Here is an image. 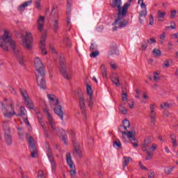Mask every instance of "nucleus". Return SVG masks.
I'll return each instance as SVG.
<instances>
[{"label":"nucleus","mask_w":178,"mask_h":178,"mask_svg":"<svg viewBox=\"0 0 178 178\" xmlns=\"http://www.w3.org/2000/svg\"><path fill=\"white\" fill-rule=\"evenodd\" d=\"M9 45L11 47L19 65H24V56H23V53L16 49V42L13 40L12 36L9 34V31L5 30L3 37L0 38V47L3 51L9 52Z\"/></svg>","instance_id":"nucleus-1"},{"label":"nucleus","mask_w":178,"mask_h":178,"mask_svg":"<svg viewBox=\"0 0 178 178\" xmlns=\"http://www.w3.org/2000/svg\"><path fill=\"white\" fill-rule=\"evenodd\" d=\"M34 65L36 67V80L38 87L41 90H47V81H45V68L44 63L39 57H35L34 59Z\"/></svg>","instance_id":"nucleus-2"},{"label":"nucleus","mask_w":178,"mask_h":178,"mask_svg":"<svg viewBox=\"0 0 178 178\" xmlns=\"http://www.w3.org/2000/svg\"><path fill=\"white\" fill-rule=\"evenodd\" d=\"M36 24L39 31L40 33H42L40 41V49L41 51V54L47 55L48 51H47V47L45 46V41L47 40V32H44V26H45V17L42 15L39 16Z\"/></svg>","instance_id":"nucleus-3"},{"label":"nucleus","mask_w":178,"mask_h":178,"mask_svg":"<svg viewBox=\"0 0 178 178\" xmlns=\"http://www.w3.org/2000/svg\"><path fill=\"white\" fill-rule=\"evenodd\" d=\"M130 6V3H125L122 7V12L120 14H118V17L115 19V22L113 24V26L117 24L118 29H123V27H126L127 24H129V21L124 19L126 15H127V10Z\"/></svg>","instance_id":"nucleus-4"},{"label":"nucleus","mask_w":178,"mask_h":178,"mask_svg":"<svg viewBox=\"0 0 178 178\" xmlns=\"http://www.w3.org/2000/svg\"><path fill=\"white\" fill-rule=\"evenodd\" d=\"M51 29L54 34H56L58 31H59V14L58 13V10L56 8H53L51 10Z\"/></svg>","instance_id":"nucleus-5"},{"label":"nucleus","mask_w":178,"mask_h":178,"mask_svg":"<svg viewBox=\"0 0 178 178\" xmlns=\"http://www.w3.org/2000/svg\"><path fill=\"white\" fill-rule=\"evenodd\" d=\"M2 112L3 116L5 118H12L13 116H15L16 115V113L15 112V104L13 102H10V105H8L6 107L5 106V104H2Z\"/></svg>","instance_id":"nucleus-6"},{"label":"nucleus","mask_w":178,"mask_h":178,"mask_svg":"<svg viewBox=\"0 0 178 178\" xmlns=\"http://www.w3.org/2000/svg\"><path fill=\"white\" fill-rule=\"evenodd\" d=\"M45 147H46L47 155L51 163V172L52 173H55V172L56 171V163L55 162V160L54 159V154L52 153V150L51 149V148H49V143H46Z\"/></svg>","instance_id":"nucleus-7"},{"label":"nucleus","mask_w":178,"mask_h":178,"mask_svg":"<svg viewBox=\"0 0 178 178\" xmlns=\"http://www.w3.org/2000/svg\"><path fill=\"white\" fill-rule=\"evenodd\" d=\"M19 92L24 98V104L27 108L29 109H34V105L33 104V102L31 101V99H30L29 94H27V90L24 89H19Z\"/></svg>","instance_id":"nucleus-8"},{"label":"nucleus","mask_w":178,"mask_h":178,"mask_svg":"<svg viewBox=\"0 0 178 178\" xmlns=\"http://www.w3.org/2000/svg\"><path fill=\"white\" fill-rule=\"evenodd\" d=\"M22 44L26 49H31L33 47V35L31 32H26V36L24 38Z\"/></svg>","instance_id":"nucleus-9"},{"label":"nucleus","mask_w":178,"mask_h":178,"mask_svg":"<svg viewBox=\"0 0 178 178\" xmlns=\"http://www.w3.org/2000/svg\"><path fill=\"white\" fill-rule=\"evenodd\" d=\"M86 92L88 95V97L86 99V104H88L89 108H92V106H94V97H92V88H91V86L88 84L86 85Z\"/></svg>","instance_id":"nucleus-10"},{"label":"nucleus","mask_w":178,"mask_h":178,"mask_svg":"<svg viewBox=\"0 0 178 178\" xmlns=\"http://www.w3.org/2000/svg\"><path fill=\"white\" fill-rule=\"evenodd\" d=\"M43 112L45 113L46 116H47L49 124L53 131H55L58 134V128H56V123L55 122V120H54V118H52V115H51L47 108H43Z\"/></svg>","instance_id":"nucleus-11"},{"label":"nucleus","mask_w":178,"mask_h":178,"mask_svg":"<svg viewBox=\"0 0 178 178\" xmlns=\"http://www.w3.org/2000/svg\"><path fill=\"white\" fill-rule=\"evenodd\" d=\"M66 162L70 169V175L74 176V175H76V165H74V163H73V160L72 159V154H70V153L66 154Z\"/></svg>","instance_id":"nucleus-12"},{"label":"nucleus","mask_w":178,"mask_h":178,"mask_svg":"<svg viewBox=\"0 0 178 178\" xmlns=\"http://www.w3.org/2000/svg\"><path fill=\"white\" fill-rule=\"evenodd\" d=\"M28 143L29 144V149L31 151L32 158H37L38 150L37 149V147L34 143V138H33L32 136H30L29 138Z\"/></svg>","instance_id":"nucleus-13"},{"label":"nucleus","mask_w":178,"mask_h":178,"mask_svg":"<svg viewBox=\"0 0 178 178\" xmlns=\"http://www.w3.org/2000/svg\"><path fill=\"white\" fill-rule=\"evenodd\" d=\"M73 145H74V156L75 158H83V150H81V147H80V143L79 142H74L73 140Z\"/></svg>","instance_id":"nucleus-14"},{"label":"nucleus","mask_w":178,"mask_h":178,"mask_svg":"<svg viewBox=\"0 0 178 178\" xmlns=\"http://www.w3.org/2000/svg\"><path fill=\"white\" fill-rule=\"evenodd\" d=\"M122 0H113L111 6L113 9H117L118 15L123 12V8H122Z\"/></svg>","instance_id":"nucleus-15"},{"label":"nucleus","mask_w":178,"mask_h":178,"mask_svg":"<svg viewBox=\"0 0 178 178\" xmlns=\"http://www.w3.org/2000/svg\"><path fill=\"white\" fill-rule=\"evenodd\" d=\"M60 73L62 74L64 79L67 80H70L71 77L67 75V71L66 70V63L60 61Z\"/></svg>","instance_id":"nucleus-16"},{"label":"nucleus","mask_w":178,"mask_h":178,"mask_svg":"<svg viewBox=\"0 0 178 178\" xmlns=\"http://www.w3.org/2000/svg\"><path fill=\"white\" fill-rule=\"evenodd\" d=\"M125 136H127L128 138L130 139V141L131 143V144L133 145V146L134 147V148H137V147H138V143H137V142H133V141H136V131H127V134H125Z\"/></svg>","instance_id":"nucleus-17"},{"label":"nucleus","mask_w":178,"mask_h":178,"mask_svg":"<svg viewBox=\"0 0 178 178\" xmlns=\"http://www.w3.org/2000/svg\"><path fill=\"white\" fill-rule=\"evenodd\" d=\"M79 106L82 114L83 115V118L87 119V115L86 112V101L84 100V97L83 96L79 97Z\"/></svg>","instance_id":"nucleus-18"},{"label":"nucleus","mask_w":178,"mask_h":178,"mask_svg":"<svg viewBox=\"0 0 178 178\" xmlns=\"http://www.w3.org/2000/svg\"><path fill=\"white\" fill-rule=\"evenodd\" d=\"M47 98L49 99V102L51 105H54V106H56L59 104V99L54 95L49 94L47 95Z\"/></svg>","instance_id":"nucleus-19"},{"label":"nucleus","mask_w":178,"mask_h":178,"mask_svg":"<svg viewBox=\"0 0 178 178\" xmlns=\"http://www.w3.org/2000/svg\"><path fill=\"white\" fill-rule=\"evenodd\" d=\"M4 139L7 145H12V134H10V130L8 129L4 132Z\"/></svg>","instance_id":"nucleus-20"},{"label":"nucleus","mask_w":178,"mask_h":178,"mask_svg":"<svg viewBox=\"0 0 178 178\" xmlns=\"http://www.w3.org/2000/svg\"><path fill=\"white\" fill-rule=\"evenodd\" d=\"M54 113L57 116H58L62 120V122H65V120H63V111L62 110L61 106L58 105L54 108Z\"/></svg>","instance_id":"nucleus-21"},{"label":"nucleus","mask_w":178,"mask_h":178,"mask_svg":"<svg viewBox=\"0 0 178 178\" xmlns=\"http://www.w3.org/2000/svg\"><path fill=\"white\" fill-rule=\"evenodd\" d=\"M151 139H145V142L142 146V149L144 152H145V151H148V149H149L150 147H151Z\"/></svg>","instance_id":"nucleus-22"},{"label":"nucleus","mask_w":178,"mask_h":178,"mask_svg":"<svg viewBox=\"0 0 178 178\" xmlns=\"http://www.w3.org/2000/svg\"><path fill=\"white\" fill-rule=\"evenodd\" d=\"M31 3H33L32 0L25 1L18 7L19 12H23L24 10V8H27V6H29Z\"/></svg>","instance_id":"nucleus-23"},{"label":"nucleus","mask_w":178,"mask_h":178,"mask_svg":"<svg viewBox=\"0 0 178 178\" xmlns=\"http://www.w3.org/2000/svg\"><path fill=\"white\" fill-rule=\"evenodd\" d=\"M147 17V9H143L140 13H139V21L140 23H143L144 20L143 19H145Z\"/></svg>","instance_id":"nucleus-24"},{"label":"nucleus","mask_w":178,"mask_h":178,"mask_svg":"<svg viewBox=\"0 0 178 178\" xmlns=\"http://www.w3.org/2000/svg\"><path fill=\"white\" fill-rule=\"evenodd\" d=\"M170 138L171 140L173 147L176 148L177 147V140L176 139L177 138L176 134L171 133L170 135Z\"/></svg>","instance_id":"nucleus-25"},{"label":"nucleus","mask_w":178,"mask_h":178,"mask_svg":"<svg viewBox=\"0 0 178 178\" xmlns=\"http://www.w3.org/2000/svg\"><path fill=\"white\" fill-rule=\"evenodd\" d=\"M112 55H119V50L116 47H113L110 48L108 52V56H112Z\"/></svg>","instance_id":"nucleus-26"},{"label":"nucleus","mask_w":178,"mask_h":178,"mask_svg":"<svg viewBox=\"0 0 178 178\" xmlns=\"http://www.w3.org/2000/svg\"><path fill=\"white\" fill-rule=\"evenodd\" d=\"M63 44H64V45H66L67 47H68V48H72V47L73 45L72 44V42L70 41V39L69 38V37H65L63 38Z\"/></svg>","instance_id":"nucleus-27"},{"label":"nucleus","mask_w":178,"mask_h":178,"mask_svg":"<svg viewBox=\"0 0 178 178\" xmlns=\"http://www.w3.org/2000/svg\"><path fill=\"white\" fill-rule=\"evenodd\" d=\"M157 15H158L159 22H163V20H165V16H166L165 12L158 10Z\"/></svg>","instance_id":"nucleus-28"},{"label":"nucleus","mask_w":178,"mask_h":178,"mask_svg":"<svg viewBox=\"0 0 178 178\" xmlns=\"http://www.w3.org/2000/svg\"><path fill=\"white\" fill-rule=\"evenodd\" d=\"M131 161H133V159L130 157H124L122 159L123 168H126V166H127L129 165V163H130V162H131Z\"/></svg>","instance_id":"nucleus-29"},{"label":"nucleus","mask_w":178,"mask_h":178,"mask_svg":"<svg viewBox=\"0 0 178 178\" xmlns=\"http://www.w3.org/2000/svg\"><path fill=\"white\" fill-rule=\"evenodd\" d=\"M100 69H101V72L104 79H106V77H108V75H107L106 67H105V64H102Z\"/></svg>","instance_id":"nucleus-30"},{"label":"nucleus","mask_w":178,"mask_h":178,"mask_svg":"<svg viewBox=\"0 0 178 178\" xmlns=\"http://www.w3.org/2000/svg\"><path fill=\"white\" fill-rule=\"evenodd\" d=\"M119 131L123 134L122 138H124V134H127V128L123 125L119 127Z\"/></svg>","instance_id":"nucleus-31"},{"label":"nucleus","mask_w":178,"mask_h":178,"mask_svg":"<svg viewBox=\"0 0 178 178\" xmlns=\"http://www.w3.org/2000/svg\"><path fill=\"white\" fill-rule=\"evenodd\" d=\"M111 81L113 84L116 86V87H120V81L118 77H111Z\"/></svg>","instance_id":"nucleus-32"},{"label":"nucleus","mask_w":178,"mask_h":178,"mask_svg":"<svg viewBox=\"0 0 178 178\" xmlns=\"http://www.w3.org/2000/svg\"><path fill=\"white\" fill-rule=\"evenodd\" d=\"M150 120L152 124H155V122L156 120V113H150Z\"/></svg>","instance_id":"nucleus-33"},{"label":"nucleus","mask_w":178,"mask_h":178,"mask_svg":"<svg viewBox=\"0 0 178 178\" xmlns=\"http://www.w3.org/2000/svg\"><path fill=\"white\" fill-rule=\"evenodd\" d=\"M70 8H72V3H70V1H67V10H66L67 17V16H70V12H72V10L70 9Z\"/></svg>","instance_id":"nucleus-34"},{"label":"nucleus","mask_w":178,"mask_h":178,"mask_svg":"<svg viewBox=\"0 0 178 178\" xmlns=\"http://www.w3.org/2000/svg\"><path fill=\"white\" fill-rule=\"evenodd\" d=\"M113 147L115 148H122V143H120L119 139H115V140H114Z\"/></svg>","instance_id":"nucleus-35"},{"label":"nucleus","mask_w":178,"mask_h":178,"mask_svg":"<svg viewBox=\"0 0 178 178\" xmlns=\"http://www.w3.org/2000/svg\"><path fill=\"white\" fill-rule=\"evenodd\" d=\"M17 116H25L26 115V108L24 107L21 106V108L19 109Z\"/></svg>","instance_id":"nucleus-36"},{"label":"nucleus","mask_w":178,"mask_h":178,"mask_svg":"<svg viewBox=\"0 0 178 178\" xmlns=\"http://www.w3.org/2000/svg\"><path fill=\"white\" fill-rule=\"evenodd\" d=\"M119 111L122 113V115H126L127 113V109H126V107L123 105H120Z\"/></svg>","instance_id":"nucleus-37"},{"label":"nucleus","mask_w":178,"mask_h":178,"mask_svg":"<svg viewBox=\"0 0 178 178\" xmlns=\"http://www.w3.org/2000/svg\"><path fill=\"white\" fill-rule=\"evenodd\" d=\"M70 136L72 143H73V141L74 143H79V141H77L76 140V134H74V132H73V131H70Z\"/></svg>","instance_id":"nucleus-38"},{"label":"nucleus","mask_w":178,"mask_h":178,"mask_svg":"<svg viewBox=\"0 0 178 178\" xmlns=\"http://www.w3.org/2000/svg\"><path fill=\"white\" fill-rule=\"evenodd\" d=\"M152 54L154 56H161V55H162V52L158 49H154Z\"/></svg>","instance_id":"nucleus-39"},{"label":"nucleus","mask_w":178,"mask_h":178,"mask_svg":"<svg viewBox=\"0 0 178 178\" xmlns=\"http://www.w3.org/2000/svg\"><path fill=\"white\" fill-rule=\"evenodd\" d=\"M174 169H175V167H172V168L166 167L164 170L165 175H170V173L173 172Z\"/></svg>","instance_id":"nucleus-40"},{"label":"nucleus","mask_w":178,"mask_h":178,"mask_svg":"<svg viewBox=\"0 0 178 178\" xmlns=\"http://www.w3.org/2000/svg\"><path fill=\"white\" fill-rule=\"evenodd\" d=\"M35 8L41 10V0H35Z\"/></svg>","instance_id":"nucleus-41"},{"label":"nucleus","mask_w":178,"mask_h":178,"mask_svg":"<svg viewBox=\"0 0 178 178\" xmlns=\"http://www.w3.org/2000/svg\"><path fill=\"white\" fill-rule=\"evenodd\" d=\"M3 129L4 130V133L6 131V130H10V129H9V124L8 122H4L3 123Z\"/></svg>","instance_id":"nucleus-42"},{"label":"nucleus","mask_w":178,"mask_h":178,"mask_svg":"<svg viewBox=\"0 0 178 178\" xmlns=\"http://www.w3.org/2000/svg\"><path fill=\"white\" fill-rule=\"evenodd\" d=\"M160 106H161V109H169V108H170V105L168 104V102L161 104Z\"/></svg>","instance_id":"nucleus-43"},{"label":"nucleus","mask_w":178,"mask_h":178,"mask_svg":"<svg viewBox=\"0 0 178 178\" xmlns=\"http://www.w3.org/2000/svg\"><path fill=\"white\" fill-rule=\"evenodd\" d=\"M60 140H62V141H63L64 144H65V145H67V135H64L63 136H60Z\"/></svg>","instance_id":"nucleus-44"},{"label":"nucleus","mask_w":178,"mask_h":178,"mask_svg":"<svg viewBox=\"0 0 178 178\" xmlns=\"http://www.w3.org/2000/svg\"><path fill=\"white\" fill-rule=\"evenodd\" d=\"M123 125L124 127H126L127 129H129V127H130V122H129L128 120H124L123 122Z\"/></svg>","instance_id":"nucleus-45"},{"label":"nucleus","mask_w":178,"mask_h":178,"mask_svg":"<svg viewBox=\"0 0 178 178\" xmlns=\"http://www.w3.org/2000/svg\"><path fill=\"white\" fill-rule=\"evenodd\" d=\"M140 2H141L140 8H142V9H147V6L144 3V0H138V3L140 4Z\"/></svg>","instance_id":"nucleus-46"},{"label":"nucleus","mask_w":178,"mask_h":178,"mask_svg":"<svg viewBox=\"0 0 178 178\" xmlns=\"http://www.w3.org/2000/svg\"><path fill=\"white\" fill-rule=\"evenodd\" d=\"M98 55H99V51H95L92 52L90 54V58H97V56H98Z\"/></svg>","instance_id":"nucleus-47"},{"label":"nucleus","mask_w":178,"mask_h":178,"mask_svg":"<svg viewBox=\"0 0 178 178\" xmlns=\"http://www.w3.org/2000/svg\"><path fill=\"white\" fill-rule=\"evenodd\" d=\"M148 47V42L147 41H144L142 43V51H145Z\"/></svg>","instance_id":"nucleus-48"},{"label":"nucleus","mask_w":178,"mask_h":178,"mask_svg":"<svg viewBox=\"0 0 178 178\" xmlns=\"http://www.w3.org/2000/svg\"><path fill=\"white\" fill-rule=\"evenodd\" d=\"M156 148H158V145L155 143L152 144V146H150V147L149 148V149H150V151H156Z\"/></svg>","instance_id":"nucleus-49"},{"label":"nucleus","mask_w":178,"mask_h":178,"mask_svg":"<svg viewBox=\"0 0 178 178\" xmlns=\"http://www.w3.org/2000/svg\"><path fill=\"white\" fill-rule=\"evenodd\" d=\"M147 156L145 158V161H150V159H152V153L147 152Z\"/></svg>","instance_id":"nucleus-50"},{"label":"nucleus","mask_w":178,"mask_h":178,"mask_svg":"<svg viewBox=\"0 0 178 178\" xmlns=\"http://www.w3.org/2000/svg\"><path fill=\"white\" fill-rule=\"evenodd\" d=\"M149 22V26H154V15H150Z\"/></svg>","instance_id":"nucleus-51"},{"label":"nucleus","mask_w":178,"mask_h":178,"mask_svg":"<svg viewBox=\"0 0 178 178\" xmlns=\"http://www.w3.org/2000/svg\"><path fill=\"white\" fill-rule=\"evenodd\" d=\"M18 134L19 136V138H21L22 140H23V129L22 128H18Z\"/></svg>","instance_id":"nucleus-52"},{"label":"nucleus","mask_w":178,"mask_h":178,"mask_svg":"<svg viewBox=\"0 0 178 178\" xmlns=\"http://www.w3.org/2000/svg\"><path fill=\"white\" fill-rule=\"evenodd\" d=\"M154 80L156 81H159L160 78H159V74H158V72L154 73Z\"/></svg>","instance_id":"nucleus-53"},{"label":"nucleus","mask_w":178,"mask_h":178,"mask_svg":"<svg viewBox=\"0 0 178 178\" xmlns=\"http://www.w3.org/2000/svg\"><path fill=\"white\" fill-rule=\"evenodd\" d=\"M176 13H177V11H176V10H172L170 14V18L175 19L176 17Z\"/></svg>","instance_id":"nucleus-54"},{"label":"nucleus","mask_w":178,"mask_h":178,"mask_svg":"<svg viewBox=\"0 0 178 178\" xmlns=\"http://www.w3.org/2000/svg\"><path fill=\"white\" fill-rule=\"evenodd\" d=\"M150 113H155V104H150Z\"/></svg>","instance_id":"nucleus-55"},{"label":"nucleus","mask_w":178,"mask_h":178,"mask_svg":"<svg viewBox=\"0 0 178 178\" xmlns=\"http://www.w3.org/2000/svg\"><path fill=\"white\" fill-rule=\"evenodd\" d=\"M148 177L149 178H155V172L154 171H149L148 172Z\"/></svg>","instance_id":"nucleus-56"},{"label":"nucleus","mask_w":178,"mask_h":178,"mask_svg":"<svg viewBox=\"0 0 178 178\" xmlns=\"http://www.w3.org/2000/svg\"><path fill=\"white\" fill-rule=\"evenodd\" d=\"M128 105H129L130 109H133V108H134V100H129V102L128 103Z\"/></svg>","instance_id":"nucleus-57"},{"label":"nucleus","mask_w":178,"mask_h":178,"mask_svg":"<svg viewBox=\"0 0 178 178\" xmlns=\"http://www.w3.org/2000/svg\"><path fill=\"white\" fill-rule=\"evenodd\" d=\"M122 101H127V93L122 92Z\"/></svg>","instance_id":"nucleus-58"},{"label":"nucleus","mask_w":178,"mask_h":178,"mask_svg":"<svg viewBox=\"0 0 178 178\" xmlns=\"http://www.w3.org/2000/svg\"><path fill=\"white\" fill-rule=\"evenodd\" d=\"M147 42L148 44H155V42H156V40L154 39V38H150V39H148L147 40Z\"/></svg>","instance_id":"nucleus-59"},{"label":"nucleus","mask_w":178,"mask_h":178,"mask_svg":"<svg viewBox=\"0 0 178 178\" xmlns=\"http://www.w3.org/2000/svg\"><path fill=\"white\" fill-rule=\"evenodd\" d=\"M38 178H44V172L42 170H39L38 173Z\"/></svg>","instance_id":"nucleus-60"},{"label":"nucleus","mask_w":178,"mask_h":178,"mask_svg":"<svg viewBox=\"0 0 178 178\" xmlns=\"http://www.w3.org/2000/svg\"><path fill=\"white\" fill-rule=\"evenodd\" d=\"M138 165L143 170H147V168H145V166H144V165H143V163L141 161H139Z\"/></svg>","instance_id":"nucleus-61"},{"label":"nucleus","mask_w":178,"mask_h":178,"mask_svg":"<svg viewBox=\"0 0 178 178\" xmlns=\"http://www.w3.org/2000/svg\"><path fill=\"white\" fill-rule=\"evenodd\" d=\"M70 16L67 17V27H70Z\"/></svg>","instance_id":"nucleus-62"},{"label":"nucleus","mask_w":178,"mask_h":178,"mask_svg":"<svg viewBox=\"0 0 178 178\" xmlns=\"http://www.w3.org/2000/svg\"><path fill=\"white\" fill-rule=\"evenodd\" d=\"M166 38V33L163 32L161 35H160V39L165 40Z\"/></svg>","instance_id":"nucleus-63"},{"label":"nucleus","mask_w":178,"mask_h":178,"mask_svg":"<svg viewBox=\"0 0 178 178\" xmlns=\"http://www.w3.org/2000/svg\"><path fill=\"white\" fill-rule=\"evenodd\" d=\"M164 66H165V67H169L170 64H169V60H166L164 61Z\"/></svg>","instance_id":"nucleus-64"}]
</instances>
